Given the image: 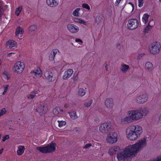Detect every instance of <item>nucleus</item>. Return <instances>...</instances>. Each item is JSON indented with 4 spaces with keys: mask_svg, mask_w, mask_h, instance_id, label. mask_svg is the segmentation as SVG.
<instances>
[{
    "mask_svg": "<svg viewBox=\"0 0 161 161\" xmlns=\"http://www.w3.org/2000/svg\"><path fill=\"white\" fill-rule=\"evenodd\" d=\"M149 16V15L147 14H143L142 20L144 24H146L148 22Z\"/></svg>",
    "mask_w": 161,
    "mask_h": 161,
    "instance_id": "c85d7f7f",
    "label": "nucleus"
},
{
    "mask_svg": "<svg viewBox=\"0 0 161 161\" xmlns=\"http://www.w3.org/2000/svg\"><path fill=\"white\" fill-rule=\"evenodd\" d=\"M1 134H0V139H1Z\"/></svg>",
    "mask_w": 161,
    "mask_h": 161,
    "instance_id": "680f3d73",
    "label": "nucleus"
},
{
    "mask_svg": "<svg viewBox=\"0 0 161 161\" xmlns=\"http://www.w3.org/2000/svg\"><path fill=\"white\" fill-rule=\"evenodd\" d=\"M47 108L46 105H41L36 109V111L38 112L40 115H42L47 111Z\"/></svg>",
    "mask_w": 161,
    "mask_h": 161,
    "instance_id": "2eb2a0df",
    "label": "nucleus"
},
{
    "mask_svg": "<svg viewBox=\"0 0 161 161\" xmlns=\"http://www.w3.org/2000/svg\"><path fill=\"white\" fill-rule=\"evenodd\" d=\"M113 129V126L109 123H104L101 124L99 127V130L103 134H106L112 130Z\"/></svg>",
    "mask_w": 161,
    "mask_h": 161,
    "instance_id": "20e7f679",
    "label": "nucleus"
},
{
    "mask_svg": "<svg viewBox=\"0 0 161 161\" xmlns=\"http://www.w3.org/2000/svg\"><path fill=\"white\" fill-rule=\"evenodd\" d=\"M72 79H73L74 81L75 82L78 80V77L77 74H74L72 77Z\"/></svg>",
    "mask_w": 161,
    "mask_h": 161,
    "instance_id": "a19ab883",
    "label": "nucleus"
},
{
    "mask_svg": "<svg viewBox=\"0 0 161 161\" xmlns=\"http://www.w3.org/2000/svg\"><path fill=\"white\" fill-rule=\"evenodd\" d=\"M9 87V85H5L4 87V90L5 91H7V90L8 88V87Z\"/></svg>",
    "mask_w": 161,
    "mask_h": 161,
    "instance_id": "3c124183",
    "label": "nucleus"
},
{
    "mask_svg": "<svg viewBox=\"0 0 161 161\" xmlns=\"http://www.w3.org/2000/svg\"><path fill=\"white\" fill-rule=\"evenodd\" d=\"M55 57L52 54L50 53V54L49 56V59L51 61H54Z\"/></svg>",
    "mask_w": 161,
    "mask_h": 161,
    "instance_id": "c03bdc74",
    "label": "nucleus"
},
{
    "mask_svg": "<svg viewBox=\"0 0 161 161\" xmlns=\"http://www.w3.org/2000/svg\"><path fill=\"white\" fill-rule=\"evenodd\" d=\"M25 68V65L23 62L19 61L15 63L13 68L14 71L18 74L22 73Z\"/></svg>",
    "mask_w": 161,
    "mask_h": 161,
    "instance_id": "423d86ee",
    "label": "nucleus"
},
{
    "mask_svg": "<svg viewBox=\"0 0 161 161\" xmlns=\"http://www.w3.org/2000/svg\"><path fill=\"white\" fill-rule=\"evenodd\" d=\"M156 161H161V156L155 158Z\"/></svg>",
    "mask_w": 161,
    "mask_h": 161,
    "instance_id": "603ef678",
    "label": "nucleus"
},
{
    "mask_svg": "<svg viewBox=\"0 0 161 161\" xmlns=\"http://www.w3.org/2000/svg\"><path fill=\"white\" fill-rule=\"evenodd\" d=\"M138 6L139 7H141L143 6L144 3L143 0H138Z\"/></svg>",
    "mask_w": 161,
    "mask_h": 161,
    "instance_id": "37998d69",
    "label": "nucleus"
},
{
    "mask_svg": "<svg viewBox=\"0 0 161 161\" xmlns=\"http://www.w3.org/2000/svg\"><path fill=\"white\" fill-rule=\"evenodd\" d=\"M130 127L131 128V129L134 131L136 134H137V136L139 137L143 132V129L142 127L138 125H132Z\"/></svg>",
    "mask_w": 161,
    "mask_h": 161,
    "instance_id": "9b49d317",
    "label": "nucleus"
},
{
    "mask_svg": "<svg viewBox=\"0 0 161 161\" xmlns=\"http://www.w3.org/2000/svg\"><path fill=\"white\" fill-rule=\"evenodd\" d=\"M92 103V100H91L88 102H86L85 103L84 105L86 107H88L91 106Z\"/></svg>",
    "mask_w": 161,
    "mask_h": 161,
    "instance_id": "58836bf2",
    "label": "nucleus"
},
{
    "mask_svg": "<svg viewBox=\"0 0 161 161\" xmlns=\"http://www.w3.org/2000/svg\"><path fill=\"white\" fill-rule=\"evenodd\" d=\"M105 68H106V70L107 71L108 70V67L107 65H106V66H105Z\"/></svg>",
    "mask_w": 161,
    "mask_h": 161,
    "instance_id": "bf43d9fd",
    "label": "nucleus"
},
{
    "mask_svg": "<svg viewBox=\"0 0 161 161\" xmlns=\"http://www.w3.org/2000/svg\"><path fill=\"white\" fill-rule=\"evenodd\" d=\"M148 112V109L146 108L129 110L127 112L128 116L122 118L121 121L125 123H128L137 121L142 119Z\"/></svg>",
    "mask_w": 161,
    "mask_h": 161,
    "instance_id": "f03ea898",
    "label": "nucleus"
},
{
    "mask_svg": "<svg viewBox=\"0 0 161 161\" xmlns=\"http://www.w3.org/2000/svg\"><path fill=\"white\" fill-rule=\"evenodd\" d=\"M102 19V16L100 15H98L97 16L95 21L97 23H98L101 21Z\"/></svg>",
    "mask_w": 161,
    "mask_h": 161,
    "instance_id": "4c0bfd02",
    "label": "nucleus"
},
{
    "mask_svg": "<svg viewBox=\"0 0 161 161\" xmlns=\"http://www.w3.org/2000/svg\"><path fill=\"white\" fill-rule=\"evenodd\" d=\"M92 146L91 144H87L84 147V148H88L89 147H91Z\"/></svg>",
    "mask_w": 161,
    "mask_h": 161,
    "instance_id": "49530a36",
    "label": "nucleus"
},
{
    "mask_svg": "<svg viewBox=\"0 0 161 161\" xmlns=\"http://www.w3.org/2000/svg\"><path fill=\"white\" fill-rule=\"evenodd\" d=\"M129 69V65L125 64H123L121 65L120 68L121 71L123 73H126Z\"/></svg>",
    "mask_w": 161,
    "mask_h": 161,
    "instance_id": "b1692460",
    "label": "nucleus"
},
{
    "mask_svg": "<svg viewBox=\"0 0 161 161\" xmlns=\"http://www.w3.org/2000/svg\"><path fill=\"white\" fill-rule=\"evenodd\" d=\"M25 150V148L24 146H20L18 147V149L17 151V154L18 155L22 154Z\"/></svg>",
    "mask_w": 161,
    "mask_h": 161,
    "instance_id": "a878e982",
    "label": "nucleus"
},
{
    "mask_svg": "<svg viewBox=\"0 0 161 161\" xmlns=\"http://www.w3.org/2000/svg\"><path fill=\"white\" fill-rule=\"evenodd\" d=\"M159 1L160 2H161V0H159Z\"/></svg>",
    "mask_w": 161,
    "mask_h": 161,
    "instance_id": "0e129e2a",
    "label": "nucleus"
},
{
    "mask_svg": "<svg viewBox=\"0 0 161 161\" xmlns=\"http://www.w3.org/2000/svg\"><path fill=\"white\" fill-rule=\"evenodd\" d=\"M3 150V148H2L0 150V154L2 153Z\"/></svg>",
    "mask_w": 161,
    "mask_h": 161,
    "instance_id": "4d7b16f0",
    "label": "nucleus"
},
{
    "mask_svg": "<svg viewBox=\"0 0 161 161\" xmlns=\"http://www.w3.org/2000/svg\"><path fill=\"white\" fill-rule=\"evenodd\" d=\"M23 7L22 6H20L16 8L15 14L17 16H18L19 15Z\"/></svg>",
    "mask_w": 161,
    "mask_h": 161,
    "instance_id": "7c9ffc66",
    "label": "nucleus"
},
{
    "mask_svg": "<svg viewBox=\"0 0 161 161\" xmlns=\"http://www.w3.org/2000/svg\"><path fill=\"white\" fill-rule=\"evenodd\" d=\"M82 6L83 8H86L88 10H90V6L87 3H83L82 5Z\"/></svg>",
    "mask_w": 161,
    "mask_h": 161,
    "instance_id": "e433bc0d",
    "label": "nucleus"
},
{
    "mask_svg": "<svg viewBox=\"0 0 161 161\" xmlns=\"http://www.w3.org/2000/svg\"><path fill=\"white\" fill-rule=\"evenodd\" d=\"M86 91L83 88H80L78 91V95L80 96H83L86 94Z\"/></svg>",
    "mask_w": 161,
    "mask_h": 161,
    "instance_id": "2f4dec72",
    "label": "nucleus"
},
{
    "mask_svg": "<svg viewBox=\"0 0 161 161\" xmlns=\"http://www.w3.org/2000/svg\"><path fill=\"white\" fill-rule=\"evenodd\" d=\"M67 28L69 32L73 33H76L79 31V28L78 26L72 24L68 25Z\"/></svg>",
    "mask_w": 161,
    "mask_h": 161,
    "instance_id": "f8f14e48",
    "label": "nucleus"
},
{
    "mask_svg": "<svg viewBox=\"0 0 161 161\" xmlns=\"http://www.w3.org/2000/svg\"><path fill=\"white\" fill-rule=\"evenodd\" d=\"M159 119L160 120H161V114L159 115Z\"/></svg>",
    "mask_w": 161,
    "mask_h": 161,
    "instance_id": "052dcab7",
    "label": "nucleus"
},
{
    "mask_svg": "<svg viewBox=\"0 0 161 161\" xmlns=\"http://www.w3.org/2000/svg\"><path fill=\"white\" fill-rule=\"evenodd\" d=\"M69 107V105L67 103H65L64 105V107L66 108H68Z\"/></svg>",
    "mask_w": 161,
    "mask_h": 161,
    "instance_id": "864d4df0",
    "label": "nucleus"
},
{
    "mask_svg": "<svg viewBox=\"0 0 161 161\" xmlns=\"http://www.w3.org/2000/svg\"><path fill=\"white\" fill-rule=\"evenodd\" d=\"M37 94V92L36 91H33L31 94H30L28 96V99H33L35 96L36 94Z\"/></svg>",
    "mask_w": 161,
    "mask_h": 161,
    "instance_id": "473e14b6",
    "label": "nucleus"
},
{
    "mask_svg": "<svg viewBox=\"0 0 161 161\" xmlns=\"http://www.w3.org/2000/svg\"><path fill=\"white\" fill-rule=\"evenodd\" d=\"M120 150V148L119 146H114L111 147L108 151V154L110 156L115 154L117 152Z\"/></svg>",
    "mask_w": 161,
    "mask_h": 161,
    "instance_id": "6ab92c4d",
    "label": "nucleus"
},
{
    "mask_svg": "<svg viewBox=\"0 0 161 161\" xmlns=\"http://www.w3.org/2000/svg\"><path fill=\"white\" fill-rule=\"evenodd\" d=\"M58 126L59 127H62L63 126H64V125H65L66 124V122L64 121H62V120H61V121H59V120H58Z\"/></svg>",
    "mask_w": 161,
    "mask_h": 161,
    "instance_id": "f704fd0d",
    "label": "nucleus"
},
{
    "mask_svg": "<svg viewBox=\"0 0 161 161\" xmlns=\"http://www.w3.org/2000/svg\"><path fill=\"white\" fill-rule=\"evenodd\" d=\"M58 52V50L57 49H53L51 52V54H52V55L54 56V57H55L56 55Z\"/></svg>",
    "mask_w": 161,
    "mask_h": 161,
    "instance_id": "ea45409f",
    "label": "nucleus"
},
{
    "mask_svg": "<svg viewBox=\"0 0 161 161\" xmlns=\"http://www.w3.org/2000/svg\"><path fill=\"white\" fill-rule=\"evenodd\" d=\"M80 9V8H77L75 9L73 12V15L75 17H79L80 15L79 11Z\"/></svg>",
    "mask_w": 161,
    "mask_h": 161,
    "instance_id": "c756f323",
    "label": "nucleus"
},
{
    "mask_svg": "<svg viewBox=\"0 0 161 161\" xmlns=\"http://www.w3.org/2000/svg\"><path fill=\"white\" fill-rule=\"evenodd\" d=\"M126 132L127 138L131 141H135L139 138L130 126L128 128Z\"/></svg>",
    "mask_w": 161,
    "mask_h": 161,
    "instance_id": "6e6552de",
    "label": "nucleus"
},
{
    "mask_svg": "<svg viewBox=\"0 0 161 161\" xmlns=\"http://www.w3.org/2000/svg\"><path fill=\"white\" fill-rule=\"evenodd\" d=\"M6 112V111L5 108H3V109L0 110V117L2 115L5 114Z\"/></svg>",
    "mask_w": 161,
    "mask_h": 161,
    "instance_id": "79ce46f5",
    "label": "nucleus"
},
{
    "mask_svg": "<svg viewBox=\"0 0 161 161\" xmlns=\"http://www.w3.org/2000/svg\"><path fill=\"white\" fill-rule=\"evenodd\" d=\"M127 26L130 30L135 29L138 26V21L136 19H130L128 20Z\"/></svg>",
    "mask_w": 161,
    "mask_h": 161,
    "instance_id": "1a4fd4ad",
    "label": "nucleus"
},
{
    "mask_svg": "<svg viewBox=\"0 0 161 161\" xmlns=\"http://www.w3.org/2000/svg\"><path fill=\"white\" fill-rule=\"evenodd\" d=\"M145 68L147 71H151L152 70L153 65L150 62H147L145 64Z\"/></svg>",
    "mask_w": 161,
    "mask_h": 161,
    "instance_id": "5701e85b",
    "label": "nucleus"
},
{
    "mask_svg": "<svg viewBox=\"0 0 161 161\" xmlns=\"http://www.w3.org/2000/svg\"><path fill=\"white\" fill-rule=\"evenodd\" d=\"M154 23L153 20L150 21L148 24V25L144 29V32L145 33H147L148 32L149 30L152 29V27L153 26V25H151L152 23Z\"/></svg>",
    "mask_w": 161,
    "mask_h": 161,
    "instance_id": "393cba45",
    "label": "nucleus"
},
{
    "mask_svg": "<svg viewBox=\"0 0 161 161\" xmlns=\"http://www.w3.org/2000/svg\"><path fill=\"white\" fill-rule=\"evenodd\" d=\"M143 55V54H139V56L138 57V58L140 59Z\"/></svg>",
    "mask_w": 161,
    "mask_h": 161,
    "instance_id": "5fc2aeb1",
    "label": "nucleus"
},
{
    "mask_svg": "<svg viewBox=\"0 0 161 161\" xmlns=\"http://www.w3.org/2000/svg\"><path fill=\"white\" fill-rule=\"evenodd\" d=\"M69 113L71 118L73 120L75 119L78 117V116L76 114V112L75 111L69 112Z\"/></svg>",
    "mask_w": 161,
    "mask_h": 161,
    "instance_id": "bb28decb",
    "label": "nucleus"
},
{
    "mask_svg": "<svg viewBox=\"0 0 161 161\" xmlns=\"http://www.w3.org/2000/svg\"><path fill=\"white\" fill-rule=\"evenodd\" d=\"M30 74L34 78L40 77L42 75L41 71L39 68H38L37 69H35L34 70L32 71Z\"/></svg>",
    "mask_w": 161,
    "mask_h": 161,
    "instance_id": "f3484780",
    "label": "nucleus"
},
{
    "mask_svg": "<svg viewBox=\"0 0 161 161\" xmlns=\"http://www.w3.org/2000/svg\"><path fill=\"white\" fill-rule=\"evenodd\" d=\"M147 138L139 140L133 145H129L125 148L122 151L118 153L117 158L119 161L124 160L131 156H135L143 147L147 145Z\"/></svg>",
    "mask_w": 161,
    "mask_h": 161,
    "instance_id": "f257e3e1",
    "label": "nucleus"
},
{
    "mask_svg": "<svg viewBox=\"0 0 161 161\" xmlns=\"http://www.w3.org/2000/svg\"><path fill=\"white\" fill-rule=\"evenodd\" d=\"M74 21L77 23H78L85 25H87L86 22L80 18H75L74 19Z\"/></svg>",
    "mask_w": 161,
    "mask_h": 161,
    "instance_id": "cd10ccee",
    "label": "nucleus"
},
{
    "mask_svg": "<svg viewBox=\"0 0 161 161\" xmlns=\"http://www.w3.org/2000/svg\"><path fill=\"white\" fill-rule=\"evenodd\" d=\"M56 146L55 143L52 142L46 146L42 147H37L36 149L40 152L43 153H50L55 151Z\"/></svg>",
    "mask_w": 161,
    "mask_h": 161,
    "instance_id": "7ed1b4c3",
    "label": "nucleus"
},
{
    "mask_svg": "<svg viewBox=\"0 0 161 161\" xmlns=\"http://www.w3.org/2000/svg\"><path fill=\"white\" fill-rule=\"evenodd\" d=\"M104 105L108 109H112L114 106L113 99L111 98H107L105 100Z\"/></svg>",
    "mask_w": 161,
    "mask_h": 161,
    "instance_id": "ddd939ff",
    "label": "nucleus"
},
{
    "mask_svg": "<svg viewBox=\"0 0 161 161\" xmlns=\"http://www.w3.org/2000/svg\"><path fill=\"white\" fill-rule=\"evenodd\" d=\"M63 111V109L62 108L57 107L54 108L53 110V113L55 115H57L59 117L61 116V113Z\"/></svg>",
    "mask_w": 161,
    "mask_h": 161,
    "instance_id": "aec40b11",
    "label": "nucleus"
},
{
    "mask_svg": "<svg viewBox=\"0 0 161 161\" xmlns=\"http://www.w3.org/2000/svg\"><path fill=\"white\" fill-rule=\"evenodd\" d=\"M74 71L72 69L66 70L64 73L62 78L64 80H67L69 79L73 74Z\"/></svg>",
    "mask_w": 161,
    "mask_h": 161,
    "instance_id": "dca6fc26",
    "label": "nucleus"
},
{
    "mask_svg": "<svg viewBox=\"0 0 161 161\" xmlns=\"http://www.w3.org/2000/svg\"><path fill=\"white\" fill-rule=\"evenodd\" d=\"M7 92V91H5V90H4V92H3V95H4V94H5Z\"/></svg>",
    "mask_w": 161,
    "mask_h": 161,
    "instance_id": "13d9d810",
    "label": "nucleus"
},
{
    "mask_svg": "<svg viewBox=\"0 0 161 161\" xmlns=\"http://www.w3.org/2000/svg\"><path fill=\"white\" fill-rule=\"evenodd\" d=\"M75 41L76 42H80L81 43L82 42V41L79 38H76L75 40Z\"/></svg>",
    "mask_w": 161,
    "mask_h": 161,
    "instance_id": "8fccbe9b",
    "label": "nucleus"
},
{
    "mask_svg": "<svg viewBox=\"0 0 161 161\" xmlns=\"http://www.w3.org/2000/svg\"><path fill=\"white\" fill-rule=\"evenodd\" d=\"M37 27L36 25H33L30 26L29 27V31L31 32H34L35 31Z\"/></svg>",
    "mask_w": 161,
    "mask_h": 161,
    "instance_id": "72a5a7b5",
    "label": "nucleus"
},
{
    "mask_svg": "<svg viewBox=\"0 0 161 161\" xmlns=\"http://www.w3.org/2000/svg\"><path fill=\"white\" fill-rule=\"evenodd\" d=\"M161 47V45L158 42H155L152 43L149 48L150 53L154 55L158 54Z\"/></svg>",
    "mask_w": 161,
    "mask_h": 161,
    "instance_id": "39448f33",
    "label": "nucleus"
},
{
    "mask_svg": "<svg viewBox=\"0 0 161 161\" xmlns=\"http://www.w3.org/2000/svg\"><path fill=\"white\" fill-rule=\"evenodd\" d=\"M147 94H143L136 97L135 98L136 102L138 103H143L146 102L148 99Z\"/></svg>",
    "mask_w": 161,
    "mask_h": 161,
    "instance_id": "9d476101",
    "label": "nucleus"
},
{
    "mask_svg": "<svg viewBox=\"0 0 161 161\" xmlns=\"http://www.w3.org/2000/svg\"><path fill=\"white\" fill-rule=\"evenodd\" d=\"M3 13V9L2 8L0 7V17H1Z\"/></svg>",
    "mask_w": 161,
    "mask_h": 161,
    "instance_id": "09e8293b",
    "label": "nucleus"
},
{
    "mask_svg": "<svg viewBox=\"0 0 161 161\" xmlns=\"http://www.w3.org/2000/svg\"><path fill=\"white\" fill-rule=\"evenodd\" d=\"M46 3L52 7H55L58 4V0H47Z\"/></svg>",
    "mask_w": 161,
    "mask_h": 161,
    "instance_id": "4be33fe9",
    "label": "nucleus"
},
{
    "mask_svg": "<svg viewBox=\"0 0 161 161\" xmlns=\"http://www.w3.org/2000/svg\"><path fill=\"white\" fill-rule=\"evenodd\" d=\"M13 53H10L8 54L7 55L8 57H10V56H11V55L12 54H13Z\"/></svg>",
    "mask_w": 161,
    "mask_h": 161,
    "instance_id": "6e6d98bb",
    "label": "nucleus"
},
{
    "mask_svg": "<svg viewBox=\"0 0 161 161\" xmlns=\"http://www.w3.org/2000/svg\"><path fill=\"white\" fill-rule=\"evenodd\" d=\"M24 33V30L20 26L18 27L16 29L15 34L17 37L19 39H22L21 38L22 35Z\"/></svg>",
    "mask_w": 161,
    "mask_h": 161,
    "instance_id": "a211bd4d",
    "label": "nucleus"
},
{
    "mask_svg": "<svg viewBox=\"0 0 161 161\" xmlns=\"http://www.w3.org/2000/svg\"><path fill=\"white\" fill-rule=\"evenodd\" d=\"M3 77L5 79L8 80L10 78V75L7 73H3L2 75Z\"/></svg>",
    "mask_w": 161,
    "mask_h": 161,
    "instance_id": "c9c22d12",
    "label": "nucleus"
},
{
    "mask_svg": "<svg viewBox=\"0 0 161 161\" xmlns=\"http://www.w3.org/2000/svg\"><path fill=\"white\" fill-rule=\"evenodd\" d=\"M1 65V61H0V66Z\"/></svg>",
    "mask_w": 161,
    "mask_h": 161,
    "instance_id": "e2e57ef3",
    "label": "nucleus"
},
{
    "mask_svg": "<svg viewBox=\"0 0 161 161\" xmlns=\"http://www.w3.org/2000/svg\"><path fill=\"white\" fill-rule=\"evenodd\" d=\"M9 136L8 135H6L5 136L3 137V139L2 140L3 142H4L5 141L9 138Z\"/></svg>",
    "mask_w": 161,
    "mask_h": 161,
    "instance_id": "a18cd8bd",
    "label": "nucleus"
},
{
    "mask_svg": "<svg viewBox=\"0 0 161 161\" xmlns=\"http://www.w3.org/2000/svg\"><path fill=\"white\" fill-rule=\"evenodd\" d=\"M44 75L46 78L49 82H51L54 80L55 78L53 76V73L49 70L45 71Z\"/></svg>",
    "mask_w": 161,
    "mask_h": 161,
    "instance_id": "4468645a",
    "label": "nucleus"
},
{
    "mask_svg": "<svg viewBox=\"0 0 161 161\" xmlns=\"http://www.w3.org/2000/svg\"><path fill=\"white\" fill-rule=\"evenodd\" d=\"M6 45L7 47L11 48L13 47H17V44L15 41L10 40L6 42Z\"/></svg>",
    "mask_w": 161,
    "mask_h": 161,
    "instance_id": "412c9836",
    "label": "nucleus"
},
{
    "mask_svg": "<svg viewBox=\"0 0 161 161\" xmlns=\"http://www.w3.org/2000/svg\"><path fill=\"white\" fill-rule=\"evenodd\" d=\"M106 140L107 142L111 144L115 143L117 141V134L115 132H109Z\"/></svg>",
    "mask_w": 161,
    "mask_h": 161,
    "instance_id": "0eeeda50",
    "label": "nucleus"
},
{
    "mask_svg": "<svg viewBox=\"0 0 161 161\" xmlns=\"http://www.w3.org/2000/svg\"><path fill=\"white\" fill-rule=\"evenodd\" d=\"M121 0H116L115 2V4L116 6H118Z\"/></svg>",
    "mask_w": 161,
    "mask_h": 161,
    "instance_id": "de8ad7c7",
    "label": "nucleus"
}]
</instances>
